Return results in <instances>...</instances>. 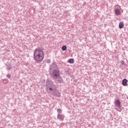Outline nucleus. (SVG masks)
<instances>
[{"instance_id": "2", "label": "nucleus", "mask_w": 128, "mask_h": 128, "mask_svg": "<svg viewBox=\"0 0 128 128\" xmlns=\"http://www.w3.org/2000/svg\"><path fill=\"white\" fill-rule=\"evenodd\" d=\"M46 90L52 92L54 88H56V86L54 84V82L50 80L48 78L46 80Z\"/></svg>"}, {"instance_id": "20", "label": "nucleus", "mask_w": 128, "mask_h": 128, "mask_svg": "<svg viewBox=\"0 0 128 128\" xmlns=\"http://www.w3.org/2000/svg\"><path fill=\"white\" fill-rule=\"evenodd\" d=\"M42 84H46V80L44 79V80H42Z\"/></svg>"}, {"instance_id": "1", "label": "nucleus", "mask_w": 128, "mask_h": 128, "mask_svg": "<svg viewBox=\"0 0 128 128\" xmlns=\"http://www.w3.org/2000/svg\"><path fill=\"white\" fill-rule=\"evenodd\" d=\"M34 60L37 64H40L44 60V51L40 48H36L34 51Z\"/></svg>"}, {"instance_id": "10", "label": "nucleus", "mask_w": 128, "mask_h": 128, "mask_svg": "<svg viewBox=\"0 0 128 128\" xmlns=\"http://www.w3.org/2000/svg\"><path fill=\"white\" fill-rule=\"evenodd\" d=\"M128 79L124 78L122 80V84L124 86H128Z\"/></svg>"}, {"instance_id": "16", "label": "nucleus", "mask_w": 128, "mask_h": 128, "mask_svg": "<svg viewBox=\"0 0 128 128\" xmlns=\"http://www.w3.org/2000/svg\"><path fill=\"white\" fill-rule=\"evenodd\" d=\"M8 82V79H4L3 80V83L5 84H6Z\"/></svg>"}, {"instance_id": "7", "label": "nucleus", "mask_w": 128, "mask_h": 128, "mask_svg": "<svg viewBox=\"0 0 128 128\" xmlns=\"http://www.w3.org/2000/svg\"><path fill=\"white\" fill-rule=\"evenodd\" d=\"M54 68H58V65H56V62H53L51 64V67L50 68V71L52 70Z\"/></svg>"}, {"instance_id": "9", "label": "nucleus", "mask_w": 128, "mask_h": 128, "mask_svg": "<svg viewBox=\"0 0 128 128\" xmlns=\"http://www.w3.org/2000/svg\"><path fill=\"white\" fill-rule=\"evenodd\" d=\"M56 80H57V82H59L60 84L64 83V80H62V78L60 76V75L58 76V78H56Z\"/></svg>"}, {"instance_id": "11", "label": "nucleus", "mask_w": 128, "mask_h": 128, "mask_svg": "<svg viewBox=\"0 0 128 128\" xmlns=\"http://www.w3.org/2000/svg\"><path fill=\"white\" fill-rule=\"evenodd\" d=\"M6 66H7L6 68L7 70H12V65L10 63L7 64Z\"/></svg>"}, {"instance_id": "13", "label": "nucleus", "mask_w": 128, "mask_h": 128, "mask_svg": "<svg viewBox=\"0 0 128 128\" xmlns=\"http://www.w3.org/2000/svg\"><path fill=\"white\" fill-rule=\"evenodd\" d=\"M67 62L69 64H74V58H70L68 60Z\"/></svg>"}, {"instance_id": "3", "label": "nucleus", "mask_w": 128, "mask_h": 128, "mask_svg": "<svg viewBox=\"0 0 128 128\" xmlns=\"http://www.w3.org/2000/svg\"><path fill=\"white\" fill-rule=\"evenodd\" d=\"M60 75V70L58 69H54L52 72V76L54 80H56L58 76Z\"/></svg>"}, {"instance_id": "12", "label": "nucleus", "mask_w": 128, "mask_h": 128, "mask_svg": "<svg viewBox=\"0 0 128 128\" xmlns=\"http://www.w3.org/2000/svg\"><path fill=\"white\" fill-rule=\"evenodd\" d=\"M124 26V22H120L119 23V28H123Z\"/></svg>"}, {"instance_id": "6", "label": "nucleus", "mask_w": 128, "mask_h": 128, "mask_svg": "<svg viewBox=\"0 0 128 128\" xmlns=\"http://www.w3.org/2000/svg\"><path fill=\"white\" fill-rule=\"evenodd\" d=\"M52 94H53L54 96H58V98H60V93L56 90V88H54V90H52Z\"/></svg>"}, {"instance_id": "14", "label": "nucleus", "mask_w": 128, "mask_h": 128, "mask_svg": "<svg viewBox=\"0 0 128 128\" xmlns=\"http://www.w3.org/2000/svg\"><path fill=\"white\" fill-rule=\"evenodd\" d=\"M67 47L66 46H63L62 47V50L63 52H64V50H66Z\"/></svg>"}, {"instance_id": "19", "label": "nucleus", "mask_w": 128, "mask_h": 128, "mask_svg": "<svg viewBox=\"0 0 128 128\" xmlns=\"http://www.w3.org/2000/svg\"><path fill=\"white\" fill-rule=\"evenodd\" d=\"M46 62H47L48 64H50V60L48 59V60H46Z\"/></svg>"}, {"instance_id": "15", "label": "nucleus", "mask_w": 128, "mask_h": 128, "mask_svg": "<svg viewBox=\"0 0 128 128\" xmlns=\"http://www.w3.org/2000/svg\"><path fill=\"white\" fill-rule=\"evenodd\" d=\"M57 112H58V114H62V110H60V108L57 110Z\"/></svg>"}, {"instance_id": "8", "label": "nucleus", "mask_w": 128, "mask_h": 128, "mask_svg": "<svg viewBox=\"0 0 128 128\" xmlns=\"http://www.w3.org/2000/svg\"><path fill=\"white\" fill-rule=\"evenodd\" d=\"M57 118L60 122H62L64 120V116L62 114H58Z\"/></svg>"}, {"instance_id": "18", "label": "nucleus", "mask_w": 128, "mask_h": 128, "mask_svg": "<svg viewBox=\"0 0 128 128\" xmlns=\"http://www.w3.org/2000/svg\"><path fill=\"white\" fill-rule=\"evenodd\" d=\"M120 64H122V66H124V60H121L120 62Z\"/></svg>"}, {"instance_id": "4", "label": "nucleus", "mask_w": 128, "mask_h": 128, "mask_svg": "<svg viewBox=\"0 0 128 128\" xmlns=\"http://www.w3.org/2000/svg\"><path fill=\"white\" fill-rule=\"evenodd\" d=\"M114 104L116 106L119 108V110H118V112H122V110H120V108H122V104L120 103V99L117 98L114 100Z\"/></svg>"}, {"instance_id": "17", "label": "nucleus", "mask_w": 128, "mask_h": 128, "mask_svg": "<svg viewBox=\"0 0 128 128\" xmlns=\"http://www.w3.org/2000/svg\"><path fill=\"white\" fill-rule=\"evenodd\" d=\"M6 76V78H10V74H7Z\"/></svg>"}, {"instance_id": "5", "label": "nucleus", "mask_w": 128, "mask_h": 128, "mask_svg": "<svg viewBox=\"0 0 128 128\" xmlns=\"http://www.w3.org/2000/svg\"><path fill=\"white\" fill-rule=\"evenodd\" d=\"M115 8H116L114 9L115 14L116 16H120V7L118 5H116Z\"/></svg>"}]
</instances>
